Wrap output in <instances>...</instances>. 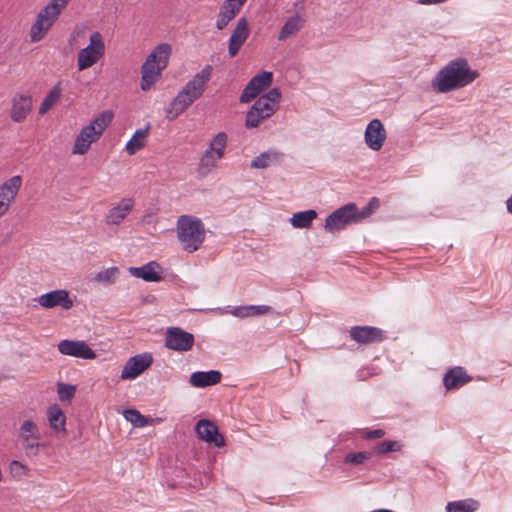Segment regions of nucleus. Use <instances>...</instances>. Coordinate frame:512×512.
<instances>
[{"mask_svg":"<svg viewBox=\"0 0 512 512\" xmlns=\"http://www.w3.org/2000/svg\"><path fill=\"white\" fill-rule=\"evenodd\" d=\"M479 76L463 58L447 63L434 77L431 86L438 93H447L471 84Z\"/></svg>","mask_w":512,"mask_h":512,"instance_id":"1","label":"nucleus"},{"mask_svg":"<svg viewBox=\"0 0 512 512\" xmlns=\"http://www.w3.org/2000/svg\"><path fill=\"white\" fill-rule=\"evenodd\" d=\"M213 67L206 65L200 72L189 80L177 94L167 110L168 118H175L186 110L194 101L199 99L211 79Z\"/></svg>","mask_w":512,"mask_h":512,"instance_id":"2","label":"nucleus"},{"mask_svg":"<svg viewBox=\"0 0 512 512\" xmlns=\"http://www.w3.org/2000/svg\"><path fill=\"white\" fill-rule=\"evenodd\" d=\"M171 46L168 43L157 45L146 58L141 67V89L150 90L160 79L162 71L167 67Z\"/></svg>","mask_w":512,"mask_h":512,"instance_id":"3","label":"nucleus"},{"mask_svg":"<svg viewBox=\"0 0 512 512\" xmlns=\"http://www.w3.org/2000/svg\"><path fill=\"white\" fill-rule=\"evenodd\" d=\"M113 119L111 111H103L77 134L73 147V155H85L91 145L97 142Z\"/></svg>","mask_w":512,"mask_h":512,"instance_id":"4","label":"nucleus"},{"mask_svg":"<svg viewBox=\"0 0 512 512\" xmlns=\"http://www.w3.org/2000/svg\"><path fill=\"white\" fill-rule=\"evenodd\" d=\"M71 0H50L38 12L32 24L29 37L32 43L43 40Z\"/></svg>","mask_w":512,"mask_h":512,"instance_id":"5","label":"nucleus"},{"mask_svg":"<svg viewBox=\"0 0 512 512\" xmlns=\"http://www.w3.org/2000/svg\"><path fill=\"white\" fill-rule=\"evenodd\" d=\"M178 240L186 252L197 251L205 239L203 222L191 215H181L176 224Z\"/></svg>","mask_w":512,"mask_h":512,"instance_id":"6","label":"nucleus"},{"mask_svg":"<svg viewBox=\"0 0 512 512\" xmlns=\"http://www.w3.org/2000/svg\"><path fill=\"white\" fill-rule=\"evenodd\" d=\"M280 99L281 92L277 88L259 97L247 112L245 127L256 128L264 120L270 118L278 110Z\"/></svg>","mask_w":512,"mask_h":512,"instance_id":"7","label":"nucleus"},{"mask_svg":"<svg viewBox=\"0 0 512 512\" xmlns=\"http://www.w3.org/2000/svg\"><path fill=\"white\" fill-rule=\"evenodd\" d=\"M105 54V43L100 32L95 31L89 37V44L77 54V69L84 71L95 65Z\"/></svg>","mask_w":512,"mask_h":512,"instance_id":"8","label":"nucleus"},{"mask_svg":"<svg viewBox=\"0 0 512 512\" xmlns=\"http://www.w3.org/2000/svg\"><path fill=\"white\" fill-rule=\"evenodd\" d=\"M361 222L356 204L348 203L332 212L325 220V229L335 232L344 229L347 225Z\"/></svg>","mask_w":512,"mask_h":512,"instance_id":"9","label":"nucleus"},{"mask_svg":"<svg viewBox=\"0 0 512 512\" xmlns=\"http://www.w3.org/2000/svg\"><path fill=\"white\" fill-rule=\"evenodd\" d=\"M41 433L37 423L31 419L21 422L18 430V440L27 456H37L41 446Z\"/></svg>","mask_w":512,"mask_h":512,"instance_id":"10","label":"nucleus"},{"mask_svg":"<svg viewBox=\"0 0 512 512\" xmlns=\"http://www.w3.org/2000/svg\"><path fill=\"white\" fill-rule=\"evenodd\" d=\"M23 179L15 175L0 185V218L8 213L21 190Z\"/></svg>","mask_w":512,"mask_h":512,"instance_id":"11","label":"nucleus"},{"mask_svg":"<svg viewBox=\"0 0 512 512\" xmlns=\"http://www.w3.org/2000/svg\"><path fill=\"white\" fill-rule=\"evenodd\" d=\"M195 343L194 335L180 327H169L165 333V346L173 351H190Z\"/></svg>","mask_w":512,"mask_h":512,"instance_id":"12","label":"nucleus"},{"mask_svg":"<svg viewBox=\"0 0 512 512\" xmlns=\"http://www.w3.org/2000/svg\"><path fill=\"white\" fill-rule=\"evenodd\" d=\"M35 300L45 309L60 307L63 310H70L74 306V300L70 297L69 291L65 289H57L44 293Z\"/></svg>","mask_w":512,"mask_h":512,"instance_id":"13","label":"nucleus"},{"mask_svg":"<svg viewBox=\"0 0 512 512\" xmlns=\"http://www.w3.org/2000/svg\"><path fill=\"white\" fill-rule=\"evenodd\" d=\"M57 347L59 352L63 355L85 360H93L96 358L95 351L83 340L64 339L58 343Z\"/></svg>","mask_w":512,"mask_h":512,"instance_id":"14","label":"nucleus"},{"mask_svg":"<svg viewBox=\"0 0 512 512\" xmlns=\"http://www.w3.org/2000/svg\"><path fill=\"white\" fill-rule=\"evenodd\" d=\"M273 80L272 72L263 71L260 74L255 75L244 88L240 101L242 103H248L256 98L264 89L269 87Z\"/></svg>","mask_w":512,"mask_h":512,"instance_id":"15","label":"nucleus"},{"mask_svg":"<svg viewBox=\"0 0 512 512\" xmlns=\"http://www.w3.org/2000/svg\"><path fill=\"white\" fill-rule=\"evenodd\" d=\"M153 362L152 355L149 353L138 354L125 363L122 372L121 379L122 380H131L138 377L142 374L146 369H148Z\"/></svg>","mask_w":512,"mask_h":512,"instance_id":"16","label":"nucleus"},{"mask_svg":"<svg viewBox=\"0 0 512 512\" xmlns=\"http://www.w3.org/2000/svg\"><path fill=\"white\" fill-rule=\"evenodd\" d=\"M135 200L131 197L122 198L118 203L112 205L107 211L104 221L107 225H120L126 217L133 211Z\"/></svg>","mask_w":512,"mask_h":512,"instance_id":"17","label":"nucleus"},{"mask_svg":"<svg viewBox=\"0 0 512 512\" xmlns=\"http://www.w3.org/2000/svg\"><path fill=\"white\" fill-rule=\"evenodd\" d=\"M247 0H224L219 7L215 26L218 30L225 29L239 14Z\"/></svg>","mask_w":512,"mask_h":512,"instance_id":"18","label":"nucleus"},{"mask_svg":"<svg viewBox=\"0 0 512 512\" xmlns=\"http://www.w3.org/2000/svg\"><path fill=\"white\" fill-rule=\"evenodd\" d=\"M387 138L384 125L379 119L371 120L365 130L364 139L366 145L373 151H379Z\"/></svg>","mask_w":512,"mask_h":512,"instance_id":"19","label":"nucleus"},{"mask_svg":"<svg viewBox=\"0 0 512 512\" xmlns=\"http://www.w3.org/2000/svg\"><path fill=\"white\" fill-rule=\"evenodd\" d=\"M249 34L250 30L247 18H239L228 41V53L231 57H235L238 54L245 41L248 39Z\"/></svg>","mask_w":512,"mask_h":512,"instance_id":"20","label":"nucleus"},{"mask_svg":"<svg viewBox=\"0 0 512 512\" xmlns=\"http://www.w3.org/2000/svg\"><path fill=\"white\" fill-rule=\"evenodd\" d=\"M33 106L32 97L29 94H16L11 99L10 118L16 123L24 122L30 114Z\"/></svg>","mask_w":512,"mask_h":512,"instance_id":"21","label":"nucleus"},{"mask_svg":"<svg viewBox=\"0 0 512 512\" xmlns=\"http://www.w3.org/2000/svg\"><path fill=\"white\" fill-rule=\"evenodd\" d=\"M351 338L361 344L381 342L384 340V332L373 326H354L350 330Z\"/></svg>","mask_w":512,"mask_h":512,"instance_id":"22","label":"nucleus"},{"mask_svg":"<svg viewBox=\"0 0 512 512\" xmlns=\"http://www.w3.org/2000/svg\"><path fill=\"white\" fill-rule=\"evenodd\" d=\"M195 430L199 438L208 443H213L217 447H221L225 444L224 438L218 432V427L210 420H199L195 426Z\"/></svg>","mask_w":512,"mask_h":512,"instance_id":"23","label":"nucleus"},{"mask_svg":"<svg viewBox=\"0 0 512 512\" xmlns=\"http://www.w3.org/2000/svg\"><path fill=\"white\" fill-rule=\"evenodd\" d=\"M129 272L136 278L146 282H158L162 279L161 267L158 263L151 261L141 267H130Z\"/></svg>","mask_w":512,"mask_h":512,"instance_id":"24","label":"nucleus"},{"mask_svg":"<svg viewBox=\"0 0 512 512\" xmlns=\"http://www.w3.org/2000/svg\"><path fill=\"white\" fill-rule=\"evenodd\" d=\"M471 381V377L462 367H454L446 372L443 384L447 390L458 389Z\"/></svg>","mask_w":512,"mask_h":512,"instance_id":"25","label":"nucleus"},{"mask_svg":"<svg viewBox=\"0 0 512 512\" xmlns=\"http://www.w3.org/2000/svg\"><path fill=\"white\" fill-rule=\"evenodd\" d=\"M47 418L52 431L66 434V416L64 411L57 404L48 407Z\"/></svg>","mask_w":512,"mask_h":512,"instance_id":"26","label":"nucleus"},{"mask_svg":"<svg viewBox=\"0 0 512 512\" xmlns=\"http://www.w3.org/2000/svg\"><path fill=\"white\" fill-rule=\"evenodd\" d=\"M221 373L216 370L197 371L190 375V384L193 387H207L218 384L221 381Z\"/></svg>","mask_w":512,"mask_h":512,"instance_id":"27","label":"nucleus"},{"mask_svg":"<svg viewBox=\"0 0 512 512\" xmlns=\"http://www.w3.org/2000/svg\"><path fill=\"white\" fill-rule=\"evenodd\" d=\"M149 129L148 125L145 129L136 130L131 139L126 143L125 151L129 156L136 154L146 146Z\"/></svg>","mask_w":512,"mask_h":512,"instance_id":"28","label":"nucleus"},{"mask_svg":"<svg viewBox=\"0 0 512 512\" xmlns=\"http://www.w3.org/2000/svg\"><path fill=\"white\" fill-rule=\"evenodd\" d=\"M224 156L213 152L209 149H206L204 154L202 155L198 167V172L202 176H206L209 174L216 166L217 163L223 158Z\"/></svg>","mask_w":512,"mask_h":512,"instance_id":"29","label":"nucleus"},{"mask_svg":"<svg viewBox=\"0 0 512 512\" xmlns=\"http://www.w3.org/2000/svg\"><path fill=\"white\" fill-rule=\"evenodd\" d=\"M282 156L283 154L277 151L263 152L252 160L250 167L256 169H265L271 165L278 163L281 160Z\"/></svg>","mask_w":512,"mask_h":512,"instance_id":"30","label":"nucleus"},{"mask_svg":"<svg viewBox=\"0 0 512 512\" xmlns=\"http://www.w3.org/2000/svg\"><path fill=\"white\" fill-rule=\"evenodd\" d=\"M303 24H304V19H302L298 15H295V16L289 18L285 22V24L283 25V27L281 28V30L279 32L278 40L284 41L287 38L293 36L298 31H300V29L303 27Z\"/></svg>","mask_w":512,"mask_h":512,"instance_id":"31","label":"nucleus"},{"mask_svg":"<svg viewBox=\"0 0 512 512\" xmlns=\"http://www.w3.org/2000/svg\"><path fill=\"white\" fill-rule=\"evenodd\" d=\"M272 307L266 305H249L237 307L232 311V314L236 317L246 318L257 315H263L271 312Z\"/></svg>","mask_w":512,"mask_h":512,"instance_id":"32","label":"nucleus"},{"mask_svg":"<svg viewBox=\"0 0 512 512\" xmlns=\"http://www.w3.org/2000/svg\"><path fill=\"white\" fill-rule=\"evenodd\" d=\"M316 217L317 212L310 209L294 213L290 219V222L294 228H309Z\"/></svg>","mask_w":512,"mask_h":512,"instance_id":"33","label":"nucleus"},{"mask_svg":"<svg viewBox=\"0 0 512 512\" xmlns=\"http://www.w3.org/2000/svg\"><path fill=\"white\" fill-rule=\"evenodd\" d=\"M61 92L62 89L60 83H57L41 103L38 113L40 115H45L53 106H55L60 100Z\"/></svg>","mask_w":512,"mask_h":512,"instance_id":"34","label":"nucleus"},{"mask_svg":"<svg viewBox=\"0 0 512 512\" xmlns=\"http://www.w3.org/2000/svg\"><path fill=\"white\" fill-rule=\"evenodd\" d=\"M477 508L478 502L473 499L452 501L446 506L447 512H474Z\"/></svg>","mask_w":512,"mask_h":512,"instance_id":"35","label":"nucleus"},{"mask_svg":"<svg viewBox=\"0 0 512 512\" xmlns=\"http://www.w3.org/2000/svg\"><path fill=\"white\" fill-rule=\"evenodd\" d=\"M227 141H228L227 134L225 132H219L210 141L207 149L224 156V151L227 146Z\"/></svg>","mask_w":512,"mask_h":512,"instance_id":"36","label":"nucleus"},{"mask_svg":"<svg viewBox=\"0 0 512 512\" xmlns=\"http://www.w3.org/2000/svg\"><path fill=\"white\" fill-rule=\"evenodd\" d=\"M123 415L134 427L142 428L148 425V419L136 409H127Z\"/></svg>","mask_w":512,"mask_h":512,"instance_id":"37","label":"nucleus"},{"mask_svg":"<svg viewBox=\"0 0 512 512\" xmlns=\"http://www.w3.org/2000/svg\"><path fill=\"white\" fill-rule=\"evenodd\" d=\"M119 275V269L117 267H110L99 271L94 280L99 283L112 284L116 281Z\"/></svg>","mask_w":512,"mask_h":512,"instance_id":"38","label":"nucleus"},{"mask_svg":"<svg viewBox=\"0 0 512 512\" xmlns=\"http://www.w3.org/2000/svg\"><path fill=\"white\" fill-rule=\"evenodd\" d=\"M76 392V386L65 384V383H58L57 385V393L59 400L61 402H70L71 399L74 397Z\"/></svg>","mask_w":512,"mask_h":512,"instance_id":"39","label":"nucleus"},{"mask_svg":"<svg viewBox=\"0 0 512 512\" xmlns=\"http://www.w3.org/2000/svg\"><path fill=\"white\" fill-rule=\"evenodd\" d=\"M10 473L14 477L28 476L30 469L20 461L13 460L9 466Z\"/></svg>","mask_w":512,"mask_h":512,"instance_id":"40","label":"nucleus"},{"mask_svg":"<svg viewBox=\"0 0 512 512\" xmlns=\"http://www.w3.org/2000/svg\"><path fill=\"white\" fill-rule=\"evenodd\" d=\"M379 205V200L375 197L372 198L361 211H358L360 220L362 221L363 219L369 217L376 209H378Z\"/></svg>","mask_w":512,"mask_h":512,"instance_id":"41","label":"nucleus"},{"mask_svg":"<svg viewBox=\"0 0 512 512\" xmlns=\"http://www.w3.org/2000/svg\"><path fill=\"white\" fill-rule=\"evenodd\" d=\"M400 449V445L396 441H383L377 446V452L380 454H386L392 451H398Z\"/></svg>","mask_w":512,"mask_h":512,"instance_id":"42","label":"nucleus"},{"mask_svg":"<svg viewBox=\"0 0 512 512\" xmlns=\"http://www.w3.org/2000/svg\"><path fill=\"white\" fill-rule=\"evenodd\" d=\"M368 458L367 453L365 452H356V453H350L345 457V463H351V464H361Z\"/></svg>","mask_w":512,"mask_h":512,"instance_id":"43","label":"nucleus"},{"mask_svg":"<svg viewBox=\"0 0 512 512\" xmlns=\"http://www.w3.org/2000/svg\"><path fill=\"white\" fill-rule=\"evenodd\" d=\"M385 435L384 430L382 429H375L370 430L364 433V438L366 439H379L382 438Z\"/></svg>","mask_w":512,"mask_h":512,"instance_id":"44","label":"nucleus"},{"mask_svg":"<svg viewBox=\"0 0 512 512\" xmlns=\"http://www.w3.org/2000/svg\"><path fill=\"white\" fill-rule=\"evenodd\" d=\"M507 209L512 214V197L507 201Z\"/></svg>","mask_w":512,"mask_h":512,"instance_id":"45","label":"nucleus"}]
</instances>
